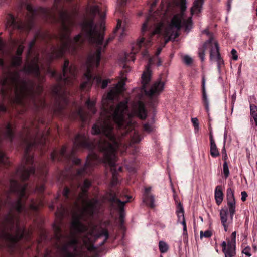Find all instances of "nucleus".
I'll list each match as a JSON object with an SVG mask.
<instances>
[{"mask_svg":"<svg viewBox=\"0 0 257 257\" xmlns=\"http://www.w3.org/2000/svg\"><path fill=\"white\" fill-rule=\"evenodd\" d=\"M146 59H148V62L146 65V134L155 131V116L159 102L158 98L164 88V83L160 78L150 83L153 74L151 66L155 64L157 67L160 66L162 61L159 57H156L154 55L150 56L146 50Z\"/></svg>","mask_w":257,"mask_h":257,"instance_id":"nucleus-3","label":"nucleus"},{"mask_svg":"<svg viewBox=\"0 0 257 257\" xmlns=\"http://www.w3.org/2000/svg\"><path fill=\"white\" fill-rule=\"evenodd\" d=\"M209 139H210V143H214L215 142V141L213 139V135H212V134L211 132H210V134H209Z\"/></svg>","mask_w":257,"mask_h":257,"instance_id":"nucleus-51","label":"nucleus"},{"mask_svg":"<svg viewBox=\"0 0 257 257\" xmlns=\"http://www.w3.org/2000/svg\"><path fill=\"white\" fill-rule=\"evenodd\" d=\"M136 53V51L134 50H132L130 53L125 54L124 58L123 60H121L122 62H128V61H134L135 59V54Z\"/></svg>","mask_w":257,"mask_h":257,"instance_id":"nucleus-20","label":"nucleus"},{"mask_svg":"<svg viewBox=\"0 0 257 257\" xmlns=\"http://www.w3.org/2000/svg\"><path fill=\"white\" fill-rule=\"evenodd\" d=\"M96 101L95 100H91L88 98L86 102V105L89 112L86 113L84 109L80 108L77 112V115L83 122L86 121L91 115L95 113L96 109L95 108Z\"/></svg>","mask_w":257,"mask_h":257,"instance_id":"nucleus-9","label":"nucleus"},{"mask_svg":"<svg viewBox=\"0 0 257 257\" xmlns=\"http://www.w3.org/2000/svg\"><path fill=\"white\" fill-rule=\"evenodd\" d=\"M35 43V39H33L30 43H29V51H30L32 49V48H33V47L34 46V44Z\"/></svg>","mask_w":257,"mask_h":257,"instance_id":"nucleus-43","label":"nucleus"},{"mask_svg":"<svg viewBox=\"0 0 257 257\" xmlns=\"http://www.w3.org/2000/svg\"><path fill=\"white\" fill-rule=\"evenodd\" d=\"M229 241L230 242L229 244V249L230 250H235V244H236V232H233L231 234V239H229Z\"/></svg>","mask_w":257,"mask_h":257,"instance_id":"nucleus-18","label":"nucleus"},{"mask_svg":"<svg viewBox=\"0 0 257 257\" xmlns=\"http://www.w3.org/2000/svg\"><path fill=\"white\" fill-rule=\"evenodd\" d=\"M222 159L224 161H226V160L227 159V155L226 153H225L224 155H223Z\"/></svg>","mask_w":257,"mask_h":257,"instance_id":"nucleus-54","label":"nucleus"},{"mask_svg":"<svg viewBox=\"0 0 257 257\" xmlns=\"http://www.w3.org/2000/svg\"><path fill=\"white\" fill-rule=\"evenodd\" d=\"M181 1L182 2L183 5L184 4V2H186V0H181Z\"/></svg>","mask_w":257,"mask_h":257,"instance_id":"nucleus-60","label":"nucleus"},{"mask_svg":"<svg viewBox=\"0 0 257 257\" xmlns=\"http://www.w3.org/2000/svg\"><path fill=\"white\" fill-rule=\"evenodd\" d=\"M192 25V22L191 21H188L185 23V30H187L189 29V27Z\"/></svg>","mask_w":257,"mask_h":257,"instance_id":"nucleus-44","label":"nucleus"},{"mask_svg":"<svg viewBox=\"0 0 257 257\" xmlns=\"http://www.w3.org/2000/svg\"><path fill=\"white\" fill-rule=\"evenodd\" d=\"M231 54L232 55V58L234 60H237L238 59V56L237 55V51L235 49H232L231 51Z\"/></svg>","mask_w":257,"mask_h":257,"instance_id":"nucleus-35","label":"nucleus"},{"mask_svg":"<svg viewBox=\"0 0 257 257\" xmlns=\"http://www.w3.org/2000/svg\"><path fill=\"white\" fill-rule=\"evenodd\" d=\"M205 76H203L202 78V103L205 107V110L207 112L209 111V100L207 98V96L205 90Z\"/></svg>","mask_w":257,"mask_h":257,"instance_id":"nucleus-15","label":"nucleus"},{"mask_svg":"<svg viewBox=\"0 0 257 257\" xmlns=\"http://www.w3.org/2000/svg\"><path fill=\"white\" fill-rule=\"evenodd\" d=\"M230 243L229 241V239H227V243L225 241H223L221 244L222 248V252L224 253L225 255L228 253L229 251V243Z\"/></svg>","mask_w":257,"mask_h":257,"instance_id":"nucleus-24","label":"nucleus"},{"mask_svg":"<svg viewBox=\"0 0 257 257\" xmlns=\"http://www.w3.org/2000/svg\"><path fill=\"white\" fill-rule=\"evenodd\" d=\"M149 20V19L148 18V17H147L146 16V21H145V23H146V30H147V23H148V21Z\"/></svg>","mask_w":257,"mask_h":257,"instance_id":"nucleus-57","label":"nucleus"},{"mask_svg":"<svg viewBox=\"0 0 257 257\" xmlns=\"http://www.w3.org/2000/svg\"><path fill=\"white\" fill-rule=\"evenodd\" d=\"M212 233L211 231L209 230L205 231V232H203L201 231L200 232V238H202L203 237H205L206 238H209L211 237Z\"/></svg>","mask_w":257,"mask_h":257,"instance_id":"nucleus-28","label":"nucleus"},{"mask_svg":"<svg viewBox=\"0 0 257 257\" xmlns=\"http://www.w3.org/2000/svg\"><path fill=\"white\" fill-rule=\"evenodd\" d=\"M176 213H184L183 207L180 202L178 203L176 206Z\"/></svg>","mask_w":257,"mask_h":257,"instance_id":"nucleus-30","label":"nucleus"},{"mask_svg":"<svg viewBox=\"0 0 257 257\" xmlns=\"http://www.w3.org/2000/svg\"><path fill=\"white\" fill-rule=\"evenodd\" d=\"M24 136H22L26 145L25 153L22 165L17 171V175L22 180H25L34 173L35 169L33 166V157L29 154L31 148L37 144L43 145L46 140V136L48 131L44 133L40 132L37 123L35 122L31 126H27L24 130Z\"/></svg>","mask_w":257,"mask_h":257,"instance_id":"nucleus-4","label":"nucleus"},{"mask_svg":"<svg viewBox=\"0 0 257 257\" xmlns=\"http://www.w3.org/2000/svg\"><path fill=\"white\" fill-rule=\"evenodd\" d=\"M121 167H119V170H121Z\"/></svg>","mask_w":257,"mask_h":257,"instance_id":"nucleus-64","label":"nucleus"},{"mask_svg":"<svg viewBox=\"0 0 257 257\" xmlns=\"http://www.w3.org/2000/svg\"><path fill=\"white\" fill-rule=\"evenodd\" d=\"M209 49L210 59L215 60L221 57L219 52V47L218 43L214 40V38L210 37L203 45L201 48L198 50V55L201 61H203L205 56V51Z\"/></svg>","mask_w":257,"mask_h":257,"instance_id":"nucleus-8","label":"nucleus"},{"mask_svg":"<svg viewBox=\"0 0 257 257\" xmlns=\"http://www.w3.org/2000/svg\"><path fill=\"white\" fill-rule=\"evenodd\" d=\"M215 61L217 62V64L218 71L219 73H220L221 72L222 68L224 66V61H223V59L221 58V57L216 59Z\"/></svg>","mask_w":257,"mask_h":257,"instance_id":"nucleus-26","label":"nucleus"},{"mask_svg":"<svg viewBox=\"0 0 257 257\" xmlns=\"http://www.w3.org/2000/svg\"><path fill=\"white\" fill-rule=\"evenodd\" d=\"M117 1H118V4L122 6L125 5L128 0H117Z\"/></svg>","mask_w":257,"mask_h":257,"instance_id":"nucleus-48","label":"nucleus"},{"mask_svg":"<svg viewBox=\"0 0 257 257\" xmlns=\"http://www.w3.org/2000/svg\"><path fill=\"white\" fill-rule=\"evenodd\" d=\"M172 28H175L177 30H180L181 28V20L178 16H174L171 20L170 25L165 28L164 33L166 36L171 33Z\"/></svg>","mask_w":257,"mask_h":257,"instance_id":"nucleus-14","label":"nucleus"},{"mask_svg":"<svg viewBox=\"0 0 257 257\" xmlns=\"http://www.w3.org/2000/svg\"><path fill=\"white\" fill-rule=\"evenodd\" d=\"M24 42H22L21 44L18 46L17 50L16 55L12 57L11 62V68H16L20 66L22 63V57L21 55L24 50Z\"/></svg>","mask_w":257,"mask_h":257,"instance_id":"nucleus-12","label":"nucleus"},{"mask_svg":"<svg viewBox=\"0 0 257 257\" xmlns=\"http://www.w3.org/2000/svg\"><path fill=\"white\" fill-rule=\"evenodd\" d=\"M250 114L253 119H257V106L253 104L250 105Z\"/></svg>","mask_w":257,"mask_h":257,"instance_id":"nucleus-25","label":"nucleus"},{"mask_svg":"<svg viewBox=\"0 0 257 257\" xmlns=\"http://www.w3.org/2000/svg\"><path fill=\"white\" fill-rule=\"evenodd\" d=\"M226 198L227 208H222L219 213L220 221L225 232L227 231L229 224L232 222L236 212V202L233 189L231 188L227 189Z\"/></svg>","mask_w":257,"mask_h":257,"instance_id":"nucleus-7","label":"nucleus"},{"mask_svg":"<svg viewBox=\"0 0 257 257\" xmlns=\"http://www.w3.org/2000/svg\"><path fill=\"white\" fill-rule=\"evenodd\" d=\"M141 78H142V87H141V92H143L145 89V82H144L145 80V71H144L142 72Z\"/></svg>","mask_w":257,"mask_h":257,"instance_id":"nucleus-36","label":"nucleus"},{"mask_svg":"<svg viewBox=\"0 0 257 257\" xmlns=\"http://www.w3.org/2000/svg\"><path fill=\"white\" fill-rule=\"evenodd\" d=\"M210 155L214 158L217 157L219 155L215 142L210 143Z\"/></svg>","mask_w":257,"mask_h":257,"instance_id":"nucleus-19","label":"nucleus"},{"mask_svg":"<svg viewBox=\"0 0 257 257\" xmlns=\"http://www.w3.org/2000/svg\"><path fill=\"white\" fill-rule=\"evenodd\" d=\"M202 34H204L206 35L207 36H208L209 37V39L211 37L213 38L212 34L211 33H210L208 29L204 30L202 32Z\"/></svg>","mask_w":257,"mask_h":257,"instance_id":"nucleus-41","label":"nucleus"},{"mask_svg":"<svg viewBox=\"0 0 257 257\" xmlns=\"http://www.w3.org/2000/svg\"><path fill=\"white\" fill-rule=\"evenodd\" d=\"M47 72L52 77H56L59 82V84L53 87L52 92L56 100L57 109L60 111L68 103L67 91L62 84L71 85L74 83L77 74L76 67L70 64L68 60H66L63 66V75H58L55 70L50 68H48Z\"/></svg>","mask_w":257,"mask_h":257,"instance_id":"nucleus-5","label":"nucleus"},{"mask_svg":"<svg viewBox=\"0 0 257 257\" xmlns=\"http://www.w3.org/2000/svg\"><path fill=\"white\" fill-rule=\"evenodd\" d=\"M223 171L225 179H226L229 175V170L226 161H224L223 164Z\"/></svg>","mask_w":257,"mask_h":257,"instance_id":"nucleus-27","label":"nucleus"},{"mask_svg":"<svg viewBox=\"0 0 257 257\" xmlns=\"http://www.w3.org/2000/svg\"><path fill=\"white\" fill-rule=\"evenodd\" d=\"M50 208H51L52 209H53V208H54V206L53 205H52L50 206Z\"/></svg>","mask_w":257,"mask_h":257,"instance_id":"nucleus-59","label":"nucleus"},{"mask_svg":"<svg viewBox=\"0 0 257 257\" xmlns=\"http://www.w3.org/2000/svg\"><path fill=\"white\" fill-rule=\"evenodd\" d=\"M181 8L182 11H184L186 9V2H184V4L183 5L182 2L181 1Z\"/></svg>","mask_w":257,"mask_h":257,"instance_id":"nucleus-52","label":"nucleus"},{"mask_svg":"<svg viewBox=\"0 0 257 257\" xmlns=\"http://www.w3.org/2000/svg\"><path fill=\"white\" fill-rule=\"evenodd\" d=\"M90 185V182L85 180L82 186L77 187L78 191L75 190L74 187H72L71 189L66 187L63 191V195L66 199H68L70 195L75 197L78 192L79 194L72 211V221L69 234L62 233L60 222L67 210L61 205L56 213L58 220L55 223L53 228L57 244L62 257L87 256L88 252L91 250L92 244L96 239L104 237L100 243L102 245L108 238L109 234L106 229L99 230L96 226L90 225L88 227L81 222L90 219L98 212L101 206V203L96 199L88 200L86 193Z\"/></svg>","mask_w":257,"mask_h":257,"instance_id":"nucleus-1","label":"nucleus"},{"mask_svg":"<svg viewBox=\"0 0 257 257\" xmlns=\"http://www.w3.org/2000/svg\"><path fill=\"white\" fill-rule=\"evenodd\" d=\"M191 121L195 128L198 127L199 123L198 120L197 119V118H192L191 119Z\"/></svg>","mask_w":257,"mask_h":257,"instance_id":"nucleus-39","label":"nucleus"},{"mask_svg":"<svg viewBox=\"0 0 257 257\" xmlns=\"http://www.w3.org/2000/svg\"><path fill=\"white\" fill-rule=\"evenodd\" d=\"M158 0H152V2L150 3V11L151 12L153 11V8L156 7V4Z\"/></svg>","mask_w":257,"mask_h":257,"instance_id":"nucleus-37","label":"nucleus"},{"mask_svg":"<svg viewBox=\"0 0 257 257\" xmlns=\"http://www.w3.org/2000/svg\"><path fill=\"white\" fill-rule=\"evenodd\" d=\"M204 0H195L193 3V8L198 12H200Z\"/></svg>","mask_w":257,"mask_h":257,"instance_id":"nucleus-21","label":"nucleus"},{"mask_svg":"<svg viewBox=\"0 0 257 257\" xmlns=\"http://www.w3.org/2000/svg\"><path fill=\"white\" fill-rule=\"evenodd\" d=\"M184 62L187 65H190L192 63V59L188 55H185L183 57Z\"/></svg>","mask_w":257,"mask_h":257,"instance_id":"nucleus-29","label":"nucleus"},{"mask_svg":"<svg viewBox=\"0 0 257 257\" xmlns=\"http://www.w3.org/2000/svg\"><path fill=\"white\" fill-rule=\"evenodd\" d=\"M141 31L142 33H143L145 31V22L143 23L142 24Z\"/></svg>","mask_w":257,"mask_h":257,"instance_id":"nucleus-53","label":"nucleus"},{"mask_svg":"<svg viewBox=\"0 0 257 257\" xmlns=\"http://www.w3.org/2000/svg\"><path fill=\"white\" fill-rule=\"evenodd\" d=\"M125 82L120 81L112 88L102 100L101 117L92 127V133L101 134L97 147L103 154L101 159L96 153L92 152L88 156L83 168L78 171V175L88 173L90 169L99 163L101 160L111 167L113 171L111 185L117 184L118 179L114 172L116 161V152L119 144L113 132V124L115 122L119 127H125L132 123L131 118L136 115L141 119L145 118V105L141 100H137L132 104L131 113H127V101L120 102L115 108L114 100L124 90Z\"/></svg>","mask_w":257,"mask_h":257,"instance_id":"nucleus-2","label":"nucleus"},{"mask_svg":"<svg viewBox=\"0 0 257 257\" xmlns=\"http://www.w3.org/2000/svg\"><path fill=\"white\" fill-rule=\"evenodd\" d=\"M119 11H120L119 8H116V12H119Z\"/></svg>","mask_w":257,"mask_h":257,"instance_id":"nucleus-61","label":"nucleus"},{"mask_svg":"<svg viewBox=\"0 0 257 257\" xmlns=\"http://www.w3.org/2000/svg\"><path fill=\"white\" fill-rule=\"evenodd\" d=\"M221 152H222L223 155H224L225 153H226V150H225L224 146L223 149H222Z\"/></svg>","mask_w":257,"mask_h":257,"instance_id":"nucleus-56","label":"nucleus"},{"mask_svg":"<svg viewBox=\"0 0 257 257\" xmlns=\"http://www.w3.org/2000/svg\"><path fill=\"white\" fill-rule=\"evenodd\" d=\"M73 163L75 164H78L80 162V160L78 158H73L72 160Z\"/></svg>","mask_w":257,"mask_h":257,"instance_id":"nucleus-50","label":"nucleus"},{"mask_svg":"<svg viewBox=\"0 0 257 257\" xmlns=\"http://www.w3.org/2000/svg\"><path fill=\"white\" fill-rule=\"evenodd\" d=\"M241 200L243 202L245 201L246 200V198L247 197V193L245 191H242L241 193Z\"/></svg>","mask_w":257,"mask_h":257,"instance_id":"nucleus-42","label":"nucleus"},{"mask_svg":"<svg viewBox=\"0 0 257 257\" xmlns=\"http://www.w3.org/2000/svg\"><path fill=\"white\" fill-rule=\"evenodd\" d=\"M143 15V11H140L137 13L138 17H140Z\"/></svg>","mask_w":257,"mask_h":257,"instance_id":"nucleus-55","label":"nucleus"},{"mask_svg":"<svg viewBox=\"0 0 257 257\" xmlns=\"http://www.w3.org/2000/svg\"><path fill=\"white\" fill-rule=\"evenodd\" d=\"M45 189V186L44 185H41L40 186L37 187V190L39 192H42Z\"/></svg>","mask_w":257,"mask_h":257,"instance_id":"nucleus-45","label":"nucleus"},{"mask_svg":"<svg viewBox=\"0 0 257 257\" xmlns=\"http://www.w3.org/2000/svg\"><path fill=\"white\" fill-rule=\"evenodd\" d=\"M250 247L247 246L243 249L242 252L245 254L247 257H250L251 256V253H250Z\"/></svg>","mask_w":257,"mask_h":257,"instance_id":"nucleus-32","label":"nucleus"},{"mask_svg":"<svg viewBox=\"0 0 257 257\" xmlns=\"http://www.w3.org/2000/svg\"><path fill=\"white\" fill-rule=\"evenodd\" d=\"M96 147L93 143H91L89 141L86 135L85 134H78L74 140L73 147L71 153L67 154L66 148L63 147L59 151H54L52 153L51 157L53 160L56 159L61 160L62 158H64L66 160H69L72 158L73 155L77 150L83 148L92 150Z\"/></svg>","mask_w":257,"mask_h":257,"instance_id":"nucleus-6","label":"nucleus"},{"mask_svg":"<svg viewBox=\"0 0 257 257\" xmlns=\"http://www.w3.org/2000/svg\"><path fill=\"white\" fill-rule=\"evenodd\" d=\"M178 217V221H180L184 217V213H176Z\"/></svg>","mask_w":257,"mask_h":257,"instance_id":"nucleus-47","label":"nucleus"},{"mask_svg":"<svg viewBox=\"0 0 257 257\" xmlns=\"http://www.w3.org/2000/svg\"><path fill=\"white\" fill-rule=\"evenodd\" d=\"M256 15L257 16V8H256Z\"/></svg>","mask_w":257,"mask_h":257,"instance_id":"nucleus-62","label":"nucleus"},{"mask_svg":"<svg viewBox=\"0 0 257 257\" xmlns=\"http://www.w3.org/2000/svg\"><path fill=\"white\" fill-rule=\"evenodd\" d=\"M214 197L216 203L219 205L222 202L223 199V194L221 186L218 185L215 189Z\"/></svg>","mask_w":257,"mask_h":257,"instance_id":"nucleus-16","label":"nucleus"},{"mask_svg":"<svg viewBox=\"0 0 257 257\" xmlns=\"http://www.w3.org/2000/svg\"><path fill=\"white\" fill-rule=\"evenodd\" d=\"M29 205H43V203L41 200H31Z\"/></svg>","mask_w":257,"mask_h":257,"instance_id":"nucleus-31","label":"nucleus"},{"mask_svg":"<svg viewBox=\"0 0 257 257\" xmlns=\"http://www.w3.org/2000/svg\"><path fill=\"white\" fill-rule=\"evenodd\" d=\"M127 30L125 23H122L120 20L118 19L114 33L116 36H118L119 41H121L127 35Z\"/></svg>","mask_w":257,"mask_h":257,"instance_id":"nucleus-13","label":"nucleus"},{"mask_svg":"<svg viewBox=\"0 0 257 257\" xmlns=\"http://www.w3.org/2000/svg\"><path fill=\"white\" fill-rule=\"evenodd\" d=\"M118 195L116 194L115 193L111 191L108 195V198L109 201L112 203V205H116L119 209L121 210L125 204L129 201L130 198L128 196H125V197L127 198V200L121 201L118 198Z\"/></svg>","mask_w":257,"mask_h":257,"instance_id":"nucleus-11","label":"nucleus"},{"mask_svg":"<svg viewBox=\"0 0 257 257\" xmlns=\"http://www.w3.org/2000/svg\"><path fill=\"white\" fill-rule=\"evenodd\" d=\"M3 136L8 140L12 141L14 137L13 128L10 123L7 124L5 128V130L2 132Z\"/></svg>","mask_w":257,"mask_h":257,"instance_id":"nucleus-17","label":"nucleus"},{"mask_svg":"<svg viewBox=\"0 0 257 257\" xmlns=\"http://www.w3.org/2000/svg\"><path fill=\"white\" fill-rule=\"evenodd\" d=\"M163 25L162 23H159L155 28L153 31V35L159 34L161 35L163 33Z\"/></svg>","mask_w":257,"mask_h":257,"instance_id":"nucleus-23","label":"nucleus"},{"mask_svg":"<svg viewBox=\"0 0 257 257\" xmlns=\"http://www.w3.org/2000/svg\"><path fill=\"white\" fill-rule=\"evenodd\" d=\"M146 206L155 211L158 206L156 196L152 192V187H146Z\"/></svg>","mask_w":257,"mask_h":257,"instance_id":"nucleus-10","label":"nucleus"},{"mask_svg":"<svg viewBox=\"0 0 257 257\" xmlns=\"http://www.w3.org/2000/svg\"><path fill=\"white\" fill-rule=\"evenodd\" d=\"M161 51H162V48H160V47H159L157 48V51H156L155 54L154 55V56H155L156 57H159V55H160V54L161 53Z\"/></svg>","mask_w":257,"mask_h":257,"instance_id":"nucleus-46","label":"nucleus"},{"mask_svg":"<svg viewBox=\"0 0 257 257\" xmlns=\"http://www.w3.org/2000/svg\"><path fill=\"white\" fill-rule=\"evenodd\" d=\"M236 254L235 250H229L225 257H234Z\"/></svg>","mask_w":257,"mask_h":257,"instance_id":"nucleus-40","label":"nucleus"},{"mask_svg":"<svg viewBox=\"0 0 257 257\" xmlns=\"http://www.w3.org/2000/svg\"><path fill=\"white\" fill-rule=\"evenodd\" d=\"M159 248L160 251L162 253L166 252L168 250V246L166 243L163 241H160L159 242Z\"/></svg>","mask_w":257,"mask_h":257,"instance_id":"nucleus-22","label":"nucleus"},{"mask_svg":"<svg viewBox=\"0 0 257 257\" xmlns=\"http://www.w3.org/2000/svg\"><path fill=\"white\" fill-rule=\"evenodd\" d=\"M236 93H234L232 95L231 97V110L233 111L234 105L236 100Z\"/></svg>","mask_w":257,"mask_h":257,"instance_id":"nucleus-38","label":"nucleus"},{"mask_svg":"<svg viewBox=\"0 0 257 257\" xmlns=\"http://www.w3.org/2000/svg\"><path fill=\"white\" fill-rule=\"evenodd\" d=\"M144 40L145 38L144 37H142L139 41L137 42L135 47L137 48L140 49L144 44Z\"/></svg>","mask_w":257,"mask_h":257,"instance_id":"nucleus-34","label":"nucleus"},{"mask_svg":"<svg viewBox=\"0 0 257 257\" xmlns=\"http://www.w3.org/2000/svg\"><path fill=\"white\" fill-rule=\"evenodd\" d=\"M180 223L182 224V225L183 226V234L184 235L187 234V226H186L185 217H183V218L182 219V221H181Z\"/></svg>","mask_w":257,"mask_h":257,"instance_id":"nucleus-33","label":"nucleus"},{"mask_svg":"<svg viewBox=\"0 0 257 257\" xmlns=\"http://www.w3.org/2000/svg\"><path fill=\"white\" fill-rule=\"evenodd\" d=\"M6 107L2 105V104H0V112H5L6 111Z\"/></svg>","mask_w":257,"mask_h":257,"instance_id":"nucleus-49","label":"nucleus"},{"mask_svg":"<svg viewBox=\"0 0 257 257\" xmlns=\"http://www.w3.org/2000/svg\"><path fill=\"white\" fill-rule=\"evenodd\" d=\"M174 200L176 202V203L177 204V205L178 204V203H179L180 202H178V200H177V199L175 197H174Z\"/></svg>","mask_w":257,"mask_h":257,"instance_id":"nucleus-58","label":"nucleus"},{"mask_svg":"<svg viewBox=\"0 0 257 257\" xmlns=\"http://www.w3.org/2000/svg\"><path fill=\"white\" fill-rule=\"evenodd\" d=\"M145 44H147V40H145Z\"/></svg>","mask_w":257,"mask_h":257,"instance_id":"nucleus-63","label":"nucleus"}]
</instances>
